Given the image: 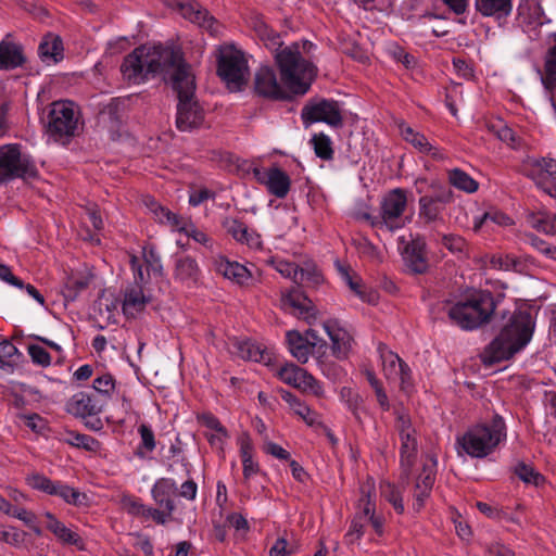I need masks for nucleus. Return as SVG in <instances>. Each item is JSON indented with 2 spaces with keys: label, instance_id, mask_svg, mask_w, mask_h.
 <instances>
[{
  "label": "nucleus",
  "instance_id": "f257e3e1",
  "mask_svg": "<svg viewBox=\"0 0 556 556\" xmlns=\"http://www.w3.org/2000/svg\"><path fill=\"white\" fill-rule=\"evenodd\" d=\"M121 72L132 84L164 75L178 97L176 127L180 131H191L203 125L205 111L194 96L195 76L179 49L162 45L140 46L124 59Z\"/></svg>",
  "mask_w": 556,
  "mask_h": 556
},
{
  "label": "nucleus",
  "instance_id": "a211bd4d",
  "mask_svg": "<svg viewBox=\"0 0 556 556\" xmlns=\"http://www.w3.org/2000/svg\"><path fill=\"white\" fill-rule=\"evenodd\" d=\"M281 305L285 309L291 312L299 318H303L308 324L316 318L313 302L299 289H295L281 298Z\"/></svg>",
  "mask_w": 556,
  "mask_h": 556
},
{
  "label": "nucleus",
  "instance_id": "c9c22d12",
  "mask_svg": "<svg viewBox=\"0 0 556 556\" xmlns=\"http://www.w3.org/2000/svg\"><path fill=\"white\" fill-rule=\"evenodd\" d=\"M323 281L324 277L315 264L305 263L303 266H299L295 283L314 288L323 283Z\"/></svg>",
  "mask_w": 556,
  "mask_h": 556
},
{
  "label": "nucleus",
  "instance_id": "4468645a",
  "mask_svg": "<svg viewBox=\"0 0 556 556\" xmlns=\"http://www.w3.org/2000/svg\"><path fill=\"white\" fill-rule=\"evenodd\" d=\"M256 180L266 186L268 192L278 199H283L290 191L291 179L289 175L277 166L267 169L254 168Z\"/></svg>",
  "mask_w": 556,
  "mask_h": 556
},
{
  "label": "nucleus",
  "instance_id": "39448f33",
  "mask_svg": "<svg viewBox=\"0 0 556 556\" xmlns=\"http://www.w3.org/2000/svg\"><path fill=\"white\" fill-rule=\"evenodd\" d=\"M495 301L489 291H475L448 309L453 324L464 330H473L488 323L495 311Z\"/></svg>",
  "mask_w": 556,
  "mask_h": 556
},
{
  "label": "nucleus",
  "instance_id": "e433bc0d",
  "mask_svg": "<svg viewBox=\"0 0 556 556\" xmlns=\"http://www.w3.org/2000/svg\"><path fill=\"white\" fill-rule=\"evenodd\" d=\"M530 225L538 231L546 235H556V215L547 212H539L529 217Z\"/></svg>",
  "mask_w": 556,
  "mask_h": 556
},
{
  "label": "nucleus",
  "instance_id": "1a4fd4ad",
  "mask_svg": "<svg viewBox=\"0 0 556 556\" xmlns=\"http://www.w3.org/2000/svg\"><path fill=\"white\" fill-rule=\"evenodd\" d=\"M105 401L97 394L80 391L75 393L66 403V410L71 415L81 418L85 426L93 431H99L103 428V424L97 417L104 408Z\"/></svg>",
  "mask_w": 556,
  "mask_h": 556
},
{
  "label": "nucleus",
  "instance_id": "4be33fe9",
  "mask_svg": "<svg viewBox=\"0 0 556 556\" xmlns=\"http://www.w3.org/2000/svg\"><path fill=\"white\" fill-rule=\"evenodd\" d=\"M400 446V466H401V483L407 484L412 469L417 459L418 443L417 438L401 439Z\"/></svg>",
  "mask_w": 556,
  "mask_h": 556
},
{
  "label": "nucleus",
  "instance_id": "8fccbe9b",
  "mask_svg": "<svg viewBox=\"0 0 556 556\" xmlns=\"http://www.w3.org/2000/svg\"><path fill=\"white\" fill-rule=\"evenodd\" d=\"M395 429L399 432L400 440L416 437L410 417L403 412H396Z\"/></svg>",
  "mask_w": 556,
  "mask_h": 556
},
{
  "label": "nucleus",
  "instance_id": "680f3d73",
  "mask_svg": "<svg viewBox=\"0 0 556 556\" xmlns=\"http://www.w3.org/2000/svg\"><path fill=\"white\" fill-rule=\"evenodd\" d=\"M415 483L422 486L425 490H432L434 483V471L432 468L425 465L422 472L417 477Z\"/></svg>",
  "mask_w": 556,
  "mask_h": 556
},
{
  "label": "nucleus",
  "instance_id": "aec40b11",
  "mask_svg": "<svg viewBox=\"0 0 556 556\" xmlns=\"http://www.w3.org/2000/svg\"><path fill=\"white\" fill-rule=\"evenodd\" d=\"M529 176L536 186H544L546 182L556 181V159H531L529 161Z\"/></svg>",
  "mask_w": 556,
  "mask_h": 556
},
{
  "label": "nucleus",
  "instance_id": "72a5a7b5",
  "mask_svg": "<svg viewBox=\"0 0 556 556\" xmlns=\"http://www.w3.org/2000/svg\"><path fill=\"white\" fill-rule=\"evenodd\" d=\"M378 352L380 354L386 378L389 380L396 379L400 363L403 362V359L397 354L388 350V348L382 343L379 344Z\"/></svg>",
  "mask_w": 556,
  "mask_h": 556
},
{
  "label": "nucleus",
  "instance_id": "a19ab883",
  "mask_svg": "<svg viewBox=\"0 0 556 556\" xmlns=\"http://www.w3.org/2000/svg\"><path fill=\"white\" fill-rule=\"evenodd\" d=\"M380 494L387 500L394 508L397 514L404 513V503L402 493L400 490L390 482H383L380 484Z\"/></svg>",
  "mask_w": 556,
  "mask_h": 556
},
{
  "label": "nucleus",
  "instance_id": "7c9ffc66",
  "mask_svg": "<svg viewBox=\"0 0 556 556\" xmlns=\"http://www.w3.org/2000/svg\"><path fill=\"white\" fill-rule=\"evenodd\" d=\"M400 129L403 138L420 152L431 154L434 159L442 157L439 150L434 148L424 135L416 132L412 127L404 124L400 126Z\"/></svg>",
  "mask_w": 556,
  "mask_h": 556
},
{
  "label": "nucleus",
  "instance_id": "13d9d810",
  "mask_svg": "<svg viewBox=\"0 0 556 556\" xmlns=\"http://www.w3.org/2000/svg\"><path fill=\"white\" fill-rule=\"evenodd\" d=\"M138 432L141 437V446L147 452H152L156 446V442H155L154 433H153L152 429L150 428V426H148L146 424H141L138 428Z\"/></svg>",
  "mask_w": 556,
  "mask_h": 556
},
{
  "label": "nucleus",
  "instance_id": "338daca9",
  "mask_svg": "<svg viewBox=\"0 0 556 556\" xmlns=\"http://www.w3.org/2000/svg\"><path fill=\"white\" fill-rule=\"evenodd\" d=\"M526 238H527V242L532 248H534L535 250H538L539 252L544 254L546 257L549 254L548 251L552 250L554 247V245H551L549 243L545 242L543 239L539 238L538 236H535L533 233L527 235Z\"/></svg>",
  "mask_w": 556,
  "mask_h": 556
},
{
  "label": "nucleus",
  "instance_id": "f03ea898",
  "mask_svg": "<svg viewBox=\"0 0 556 556\" xmlns=\"http://www.w3.org/2000/svg\"><path fill=\"white\" fill-rule=\"evenodd\" d=\"M282 85L278 83L275 71L262 66L254 77V90L257 96L274 100H287L292 94H305L316 75V67L304 60L296 47H286L276 54Z\"/></svg>",
  "mask_w": 556,
  "mask_h": 556
},
{
  "label": "nucleus",
  "instance_id": "f8f14e48",
  "mask_svg": "<svg viewBox=\"0 0 556 556\" xmlns=\"http://www.w3.org/2000/svg\"><path fill=\"white\" fill-rule=\"evenodd\" d=\"M170 4L177 8L186 20L205 29L211 36L220 35L222 24L199 2L194 0H170Z\"/></svg>",
  "mask_w": 556,
  "mask_h": 556
},
{
  "label": "nucleus",
  "instance_id": "7ed1b4c3",
  "mask_svg": "<svg viewBox=\"0 0 556 556\" xmlns=\"http://www.w3.org/2000/svg\"><path fill=\"white\" fill-rule=\"evenodd\" d=\"M535 323L528 311H516L488 345L482 355L485 365L511 358L531 341Z\"/></svg>",
  "mask_w": 556,
  "mask_h": 556
},
{
  "label": "nucleus",
  "instance_id": "c03bdc74",
  "mask_svg": "<svg viewBox=\"0 0 556 556\" xmlns=\"http://www.w3.org/2000/svg\"><path fill=\"white\" fill-rule=\"evenodd\" d=\"M47 529L65 544L78 545L80 542V536L61 521L47 523Z\"/></svg>",
  "mask_w": 556,
  "mask_h": 556
},
{
  "label": "nucleus",
  "instance_id": "09e8293b",
  "mask_svg": "<svg viewBox=\"0 0 556 556\" xmlns=\"http://www.w3.org/2000/svg\"><path fill=\"white\" fill-rule=\"evenodd\" d=\"M58 482L59 481H53L41 473H33L27 477V483L29 486L49 495H53V493H55Z\"/></svg>",
  "mask_w": 556,
  "mask_h": 556
},
{
  "label": "nucleus",
  "instance_id": "bf43d9fd",
  "mask_svg": "<svg viewBox=\"0 0 556 556\" xmlns=\"http://www.w3.org/2000/svg\"><path fill=\"white\" fill-rule=\"evenodd\" d=\"M0 538L10 545L20 546L25 540V532L20 531L16 528H9L1 532Z\"/></svg>",
  "mask_w": 556,
  "mask_h": 556
},
{
  "label": "nucleus",
  "instance_id": "423d86ee",
  "mask_svg": "<svg viewBox=\"0 0 556 556\" xmlns=\"http://www.w3.org/2000/svg\"><path fill=\"white\" fill-rule=\"evenodd\" d=\"M79 117L78 108L74 102L54 101L49 106L46 132L53 141L67 144L77 134Z\"/></svg>",
  "mask_w": 556,
  "mask_h": 556
},
{
  "label": "nucleus",
  "instance_id": "bb28decb",
  "mask_svg": "<svg viewBox=\"0 0 556 556\" xmlns=\"http://www.w3.org/2000/svg\"><path fill=\"white\" fill-rule=\"evenodd\" d=\"M249 26L267 48L276 49L281 46L280 35L275 31L261 14H252L249 17Z\"/></svg>",
  "mask_w": 556,
  "mask_h": 556
},
{
  "label": "nucleus",
  "instance_id": "37998d69",
  "mask_svg": "<svg viewBox=\"0 0 556 556\" xmlns=\"http://www.w3.org/2000/svg\"><path fill=\"white\" fill-rule=\"evenodd\" d=\"M88 278H68L63 289V296L65 302H74L79 295V293L85 291L88 288Z\"/></svg>",
  "mask_w": 556,
  "mask_h": 556
},
{
  "label": "nucleus",
  "instance_id": "ddd939ff",
  "mask_svg": "<svg viewBox=\"0 0 556 556\" xmlns=\"http://www.w3.org/2000/svg\"><path fill=\"white\" fill-rule=\"evenodd\" d=\"M278 377L285 383L302 391H309L317 396L323 394V388L318 381L305 369L294 364H286L282 366L278 370Z\"/></svg>",
  "mask_w": 556,
  "mask_h": 556
},
{
  "label": "nucleus",
  "instance_id": "6e6d98bb",
  "mask_svg": "<svg viewBox=\"0 0 556 556\" xmlns=\"http://www.w3.org/2000/svg\"><path fill=\"white\" fill-rule=\"evenodd\" d=\"M491 220L497 225H506L510 219L506 215L498 212H485L480 218L476 219L473 228L479 230L483 224Z\"/></svg>",
  "mask_w": 556,
  "mask_h": 556
},
{
  "label": "nucleus",
  "instance_id": "393cba45",
  "mask_svg": "<svg viewBox=\"0 0 556 556\" xmlns=\"http://www.w3.org/2000/svg\"><path fill=\"white\" fill-rule=\"evenodd\" d=\"M176 490V482L168 478L159 479L152 488L153 500L161 507H165L167 515H172L176 508L172 498Z\"/></svg>",
  "mask_w": 556,
  "mask_h": 556
},
{
  "label": "nucleus",
  "instance_id": "0eeeda50",
  "mask_svg": "<svg viewBox=\"0 0 556 556\" xmlns=\"http://www.w3.org/2000/svg\"><path fill=\"white\" fill-rule=\"evenodd\" d=\"M407 206L406 191L401 188H395L389 191L380 202L379 216H371L365 214L364 217L368 219L372 227L382 228L394 231L404 227L403 213Z\"/></svg>",
  "mask_w": 556,
  "mask_h": 556
},
{
  "label": "nucleus",
  "instance_id": "864d4df0",
  "mask_svg": "<svg viewBox=\"0 0 556 556\" xmlns=\"http://www.w3.org/2000/svg\"><path fill=\"white\" fill-rule=\"evenodd\" d=\"M441 243L454 254H462L466 249L465 239L457 235H442Z\"/></svg>",
  "mask_w": 556,
  "mask_h": 556
},
{
  "label": "nucleus",
  "instance_id": "58836bf2",
  "mask_svg": "<svg viewBox=\"0 0 556 556\" xmlns=\"http://www.w3.org/2000/svg\"><path fill=\"white\" fill-rule=\"evenodd\" d=\"M63 441L72 446L90 452L96 451L99 446V441L93 437L72 430L65 432Z\"/></svg>",
  "mask_w": 556,
  "mask_h": 556
},
{
  "label": "nucleus",
  "instance_id": "9b49d317",
  "mask_svg": "<svg viewBox=\"0 0 556 556\" xmlns=\"http://www.w3.org/2000/svg\"><path fill=\"white\" fill-rule=\"evenodd\" d=\"M305 124L324 122L333 128L343 126V116L338 101L320 99L304 105L301 113Z\"/></svg>",
  "mask_w": 556,
  "mask_h": 556
},
{
  "label": "nucleus",
  "instance_id": "f3484780",
  "mask_svg": "<svg viewBox=\"0 0 556 556\" xmlns=\"http://www.w3.org/2000/svg\"><path fill=\"white\" fill-rule=\"evenodd\" d=\"M175 281L192 288L198 285L201 277V269L195 258L189 255H179L175 258L173 271Z\"/></svg>",
  "mask_w": 556,
  "mask_h": 556
},
{
  "label": "nucleus",
  "instance_id": "4c0bfd02",
  "mask_svg": "<svg viewBox=\"0 0 556 556\" xmlns=\"http://www.w3.org/2000/svg\"><path fill=\"white\" fill-rule=\"evenodd\" d=\"M419 203V217L426 223H433L441 219V213L444 206L437 203L430 197H421Z\"/></svg>",
  "mask_w": 556,
  "mask_h": 556
},
{
  "label": "nucleus",
  "instance_id": "774afa93",
  "mask_svg": "<svg viewBox=\"0 0 556 556\" xmlns=\"http://www.w3.org/2000/svg\"><path fill=\"white\" fill-rule=\"evenodd\" d=\"M0 279L14 286V287L20 288V289H23V287H24V281L21 280L20 278H17L16 276H14L11 271V268L8 265L1 264V263H0Z\"/></svg>",
  "mask_w": 556,
  "mask_h": 556
},
{
  "label": "nucleus",
  "instance_id": "052dcab7",
  "mask_svg": "<svg viewBox=\"0 0 556 556\" xmlns=\"http://www.w3.org/2000/svg\"><path fill=\"white\" fill-rule=\"evenodd\" d=\"M18 354L17 348L8 340L0 342V367L8 365L10 359Z\"/></svg>",
  "mask_w": 556,
  "mask_h": 556
},
{
  "label": "nucleus",
  "instance_id": "6e6552de",
  "mask_svg": "<svg viewBox=\"0 0 556 556\" xmlns=\"http://www.w3.org/2000/svg\"><path fill=\"white\" fill-rule=\"evenodd\" d=\"M37 175L34 162L21 153L18 144L0 147V184H7L15 178H35Z\"/></svg>",
  "mask_w": 556,
  "mask_h": 556
},
{
  "label": "nucleus",
  "instance_id": "dca6fc26",
  "mask_svg": "<svg viewBox=\"0 0 556 556\" xmlns=\"http://www.w3.org/2000/svg\"><path fill=\"white\" fill-rule=\"evenodd\" d=\"M323 327L332 342V354L339 359L346 358L352 350V334L337 319L324 321Z\"/></svg>",
  "mask_w": 556,
  "mask_h": 556
},
{
  "label": "nucleus",
  "instance_id": "cd10ccee",
  "mask_svg": "<svg viewBox=\"0 0 556 556\" xmlns=\"http://www.w3.org/2000/svg\"><path fill=\"white\" fill-rule=\"evenodd\" d=\"M63 42L59 36L48 34L38 47V54L43 62L56 63L63 59Z\"/></svg>",
  "mask_w": 556,
  "mask_h": 556
},
{
  "label": "nucleus",
  "instance_id": "3c124183",
  "mask_svg": "<svg viewBox=\"0 0 556 556\" xmlns=\"http://www.w3.org/2000/svg\"><path fill=\"white\" fill-rule=\"evenodd\" d=\"M431 194H426L425 197H430L437 203L441 205L448 204L453 201V191L451 188L441 185L440 182H432L430 185Z\"/></svg>",
  "mask_w": 556,
  "mask_h": 556
},
{
  "label": "nucleus",
  "instance_id": "20e7f679",
  "mask_svg": "<svg viewBox=\"0 0 556 556\" xmlns=\"http://www.w3.org/2000/svg\"><path fill=\"white\" fill-rule=\"evenodd\" d=\"M506 439V425L500 415H495L490 424L483 422L470 427L457 438V445L472 458H484Z\"/></svg>",
  "mask_w": 556,
  "mask_h": 556
},
{
  "label": "nucleus",
  "instance_id": "5701e85b",
  "mask_svg": "<svg viewBox=\"0 0 556 556\" xmlns=\"http://www.w3.org/2000/svg\"><path fill=\"white\" fill-rule=\"evenodd\" d=\"M215 270L223 275L225 278L236 281L239 285H244L251 278L248 268L238 262H230L224 256L214 258Z\"/></svg>",
  "mask_w": 556,
  "mask_h": 556
},
{
  "label": "nucleus",
  "instance_id": "79ce46f5",
  "mask_svg": "<svg viewBox=\"0 0 556 556\" xmlns=\"http://www.w3.org/2000/svg\"><path fill=\"white\" fill-rule=\"evenodd\" d=\"M238 355L245 361L262 362L264 361V351L254 342L238 341L236 343Z\"/></svg>",
  "mask_w": 556,
  "mask_h": 556
},
{
  "label": "nucleus",
  "instance_id": "5fc2aeb1",
  "mask_svg": "<svg viewBox=\"0 0 556 556\" xmlns=\"http://www.w3.org/2000/svg\"><path fill=\"white\" fill-rule=\"evenodd\" d=\"M534 266L533 260L530 257H516L511 256L509 263V270L515 273L530 276Z\"/></svg>",
  "mask_w": 556,
  "mask_h": 556
},
{
  "label": "nucleus",
  "instance_id": "69168bd1",
  "mask_svg": "<svg viewBox=\"0 0 556 556\" xmlns=\"http://www.w3.org/2000/svg\"><path fill=\"white\" fill-rule=\"evenodd\" d=\"M200 420L203 426H205L212 430H215L218 433H223L224 435H227V429L220 424L218 418H216L213 414H211V413L203 414L201 416Z\"/></svg>",
  "mask_w": 556,
  "mask_h": 556
},
{
  "label": "nucleus",
  "instance_id": "de8ad7c7",
  "mask_svg": "<svg viewBox=\"0 0 556 556\" xmlns=\"http://www.w3.org/2000/svg\"><path fill=\"white\" fill-rule=\"evenodd\" d=\"M92 388L93 392L91 393L104 399L106 404L111 393L114 391L115 381L111 375H102L93 380Z\"/></svg>",
  "mask_w": 556,
  "mask_h": 556
},
{
  "label": "nucleus",
  "instance_id": "6ab92c4d",
  "mask_svg": "<svg viewBox=\"0 0 556 556\" xmlns=\"http://www.w3.org/2000/svg\"><path fill=\"white\" fill-rule=\"evenodd\" d=\"M27 58L20 43L3 39L0 41V70L12 71L24 66Z\"/></svg>",
  "mask_w": 556,
  "mask_h": 556
},
{
  "label": "nucleus",
  "instance_id": "c85d7f7f",
  "mask_svg": "<svg viewBox=\"0 0 556 556\" xmlns=\"http://www.w3.org/2000/svg\"><path fill=\"white\" fill-rule=\"evenodd\" d=\"M281 397L291 406L294 413L305 421L306 425L313 427L321 424L319 414L311 409L306 404L302 403L293 393L282 390Z\"/></svg>",
  "mask_w": 556,
  "mask_h": 556
},
{
  "label": "nucleus",
  "instance_id": "49530a36",
  "mask_svg": "<svg viewBox=\"0 0 556 556\" xmlns=\"http://www.w3.org/2000/svg\"><path fill=\"white\" fill-rule=\"evenodd\" d=\"M515 473L525 483L533 484L535 486H539L544 482V477L540 472L534 470L533 467L525 463H519L515 467Z\"/></svg>",
  "mask_w": 556,
  "mask_h": 556
},
{
  "label": "nucleus",
  "instance_id": "4d7b16f0",
  "mask_svg": "<svg viewBox=\"0 0 556 556\" xmlns=\"http://www.w3.org/2000/svg\"><path fill=\"white\" fill-rule=\"evenodd\" d=\"M143 260L149 269L153 270L154 273L162 271L163 266L161 263V257L153 247L143 249Z\"/></svg>",
  "mask_w": 556,
  "mask_h": 556
},
{
  "label": "nucleus",
  "instance_id": "ea45409f",
  "mask_svg": "<svg viewBox=\"0 0 556 556\" xmlns=\"http://www.w3.org/2000/svg\"><path fill=\"white\" fill-rule=\"evenodd\" d=\"M311 143L314 148L315 154L325 161H330L333 159V148H332V141L331 139L325 135L324 132L315 134L312 139Z\"/></svg>",
  "mask_w": 556,
  "mask_h": 556
},
{
  "label": "nucleus",
  "instance_id": "a878e982",
  "mask_svg": "<svg viewBox=\"0 0 556 556\" xmlns=\"http://www.w3.org/2000/svg\"><path fill=\"white\" fill-rule=\"evenodd\" d=\"M150 298L143 294L139 285L126 289L123 301V313L129 318H136L146 308Z\"/></svg>",
  "mask_w": 556,
  "mask_h": 556
},
{
  "label": "nucleus",
  "instance_id": "2f4dec72",
  "mask_svg": "<svg viewBox=\"0 0 556 556\" xmlns=\"http://www.w3.org/2000/svg\"><path fill=\"white\" fill-rule=\"evenodd\" d=\"M542 84L549 91L556 90V33L554 34V45L545 54Z\"/></svg>",
  "mask_w": 556,
  "mask_h": 556
},
{
  "label": "nucleus",
  "instance_id": "473e14b6",
  "mask_svg": "<svg viewBox=\"0 0 556 556\" xmlns=\"http://www.w3.org/2000/svg\"><path fill=\"white\" fill-rule=\"evenodd\" d=\"M226 228L233 239L250 247L260 245V237L250 232L245 224L238 219L227 222Z\"/></svg>",
  "mask_w": 556,
  "mask_h": 556
},
{
  "label": "nucleus",
  "instance_id": "2eb2a0df",
  "mask_svg": "<svg viewBox=\"0 0 556 556\" xmlns=\"http://www.w3.org/2000/svg\"><path fill=\"white\" fill-rule=\"evenodd\" d=\"M402 257L406 268L415 274H425L429 268L427 244L425 239L417 237L407 241L402 249Z\"/></svg>",
  "mask_w": 556,
  "mask_h": 556
},
{
  "label": "nucleus",
  "instance_id": "603ef678",
  "mask_svg": "<svg viewBox=\"0 0 556 556\" xmlns=\"http://www.w3.org/2000/svg\"><path fill=\"white\" fill-rule=\"evenodd\" d=\"M27 351L34 364L42 367H48L51 364L49 352L41 345L28 344Z\"/></svg>",
  "mask_w": 556,
  "mask_h": 556
},
{
  "label": "nucleus",
  "instance_id": "9d476101",
  "mask_svg": "<svg viewBox=\"0 0 556 556\" xmlns=\"http://www.w3.org/2000/svg\"><path fill=\"white\" fill-rule=\"evenodd\" d=\"M247 60L240 51L222 53L218 58L217 74L231 90H239L245 84Z\"/></svg>",
  "mask_w": 556,
  "mask_h": 556
},
{
  "label": "nucleus",
  "instance_id": "f704fd0d",
  "mask_svg": "<svg viewBox=\"0 0 556 556\" xmlns=\"http://www.w3.org/2000/svg\"><path fill=\"white\" fill-rule=\"evenodd\" d=\"M447 177L448 182L460 191L473 193L479 188L478 181L460 168H453L448 170Z\"/></svg>",
  "mask_w": 556,
  "mask_h": 556
},
{
  "label": "nucleus",
  "instance_id": "e2e57ef3",
  "mask_svg": "<svg viewBox=\"0 0 556 556\" xmlns=\"http://www.w3.org/2000/svg\"><path fill=\"white\" fill-rule=\"evenodd\" d=\"M180 232L186 233L199 243L206 244L208 237L203 231L198 230L191 223H184L180 227Z\"/></svg>",
  "mask_w": 556,
  "mask_h": 556
},
{
  "label": "nucleus",
  "instance_id": "0e129e2a",
  "mask_svg": "<svg viewBox=\"0 0 556 556\" xmlns=\"http://www.w3.org/2000/svg\"><path fill=\"white\" fill-rule=\"evenodd\" d=\"M294 552L286 539L279 538L269 549V556H289Z\"/></svg>",
  "mask_w": 556,
  "mask_h": 556
},
{
  "label": "nucleus",
  "instance_id": "a18cd8bd",
  "mask_svg": "<svg viewBox=\"0 0 556 556\" xmlns=\"http://www.w3.org/2000/svg\"><path fill=\"white\" fill-rule=\"evenodd\" d=\"M53 495L63 498L71 505H81L87 497L84 493L60 481L55 486V493H53Z\"/></svg>",
  "mask_w": 556,
  "mask_h": 556
},
{
  "label": "nucleus",
  "instance_id": "412c9836",
  "mask_svg": "<svg viewBox=\"0 0 556 556\" xmlns=\"http://www.w3.org/2000/svg\"><path fill=\"white\" fill-rule=\"evenodd\" d=\"M286 341L291 355L302 364L308 361L314 348L317 345V342L311 341L298 330H289L286 333Z\"/></svg>",
  "mask_w": 556,
  "mask_h": 556
},
{
  "label": "nucleus",
  "instance_id": "c756f323",
  "mask_svg": "<svg viewBox=\"0 0 556 556\" xmlns=\"http://www.w3.org/2000/svg\"><path fill=\"white\" fill-rule=\"evenodd\" d=\"M476 9L484 16L507 17L513 10V0H476Z\"/></svg>",
  "mask_w": 556,
  "mask_h": 556
},
{
  "label": "nucleus",
  "instance_id": "b1692460",
  "mask_svg": "<svg viewBox=\"0 0 556 556\" xmlns=\"http://www.w3.org/2000/svg\"><path fill=\"white\" fill-rule=\"evenodd\" d=\"M125 111V102L118 98L112 99L103 109L99 112V121L102 123L111 132L119 130L123 116Z\"/></svg>",
  "mask_w": 556,
  "mask_h": 556
}]
</instances>
